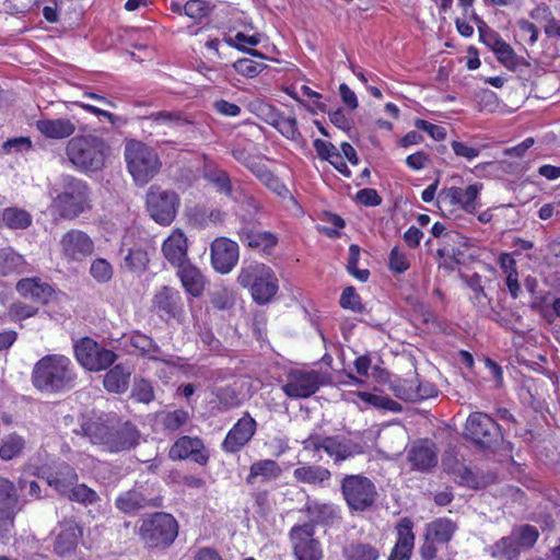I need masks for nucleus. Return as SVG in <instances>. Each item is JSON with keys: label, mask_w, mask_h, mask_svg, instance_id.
<instances>
[{"label": "nucleus", "mask_w": 560, "mask_h": 560, "mask_svg": "<svg viewBox=\"0 0 560 560\" xmlns=\"http://www.w3.org/2000/svg\"><path fill=\"white\" fill-rule=\"evenodd\" d=\"M75 365L63 354H46L32 370V384L42 393L59 394L72 389L77 384Z\"/></svg>", "instance_id": "nucleus-1"}, {"label": "nucleus", "mask_w": 560, "mask_h": 560, "mask_svg": "<svg viewBox=\"0 0 560 560\" xmlns=\"http://www.w3.org/2000/svg\"><path fill=\"white\" fill-rule=\"evenodd\" d=\"M81 432L91 443L102 445L109 452L133 448L140 439L139 431L130 422L112 425L101 419H88L81 424Z\"/></svg>", "instance_id": "nucleus-2"}, {"label": "nucleus", "mask_w": 560, "mask_h": 560, "mask_svg": "<svg viewBox=\"0 0 560 560\" xmlns=\"http://www.w3.org/2000/svg\"><path fill=\"white\" fill-rule=\"evenodd\" d=\"M110 149L106 141L94 135L75 136L66 145V155L72 166L82 173L101 171Z\"/></svg>", "instance_id": "nucleus-3"}, {"label": "nucleus", "mask_w": 560, "mask_h": 560, "mask_svg": "<svg viewBox=\"0 0 560 560\" xmlns=\"http://www.w3.org/2000/svg\"><path fill=\"white\" fill-rule=\"evenodd\" d=\"M91 190L85 182L66 175L61 179V190L51 192L50 209L60 219L73 220L91 209Z\"/></svg>", "instance_id": "nucleus-4"}, {"label": "nucleus", "mask_w": 560, "mask_h": 560, "mask_svg": "<svg viewBox=\"0 0 560 560\" xmlns=\"http://www.w3.org/2000/svg\"><path fill=\"white\" fill-rule=\"evenodd\" d=\"M237 283L250 289L254 301L266 304L278 291V279L272 269L265 264L253 261L244 265L237 276Z\"/></svg>", "instance_id": "nucleus-5"}, {"label": "nucleus", "mask_w": 560, "mask_h": 560, "mask_svg": "<svg viewBox=\"0 0 560 560\" xmlns=\"http://www.w3.org/2000/svg\"><path fill=\"white\" fill-rule=\"evenodd\" d=\"M178 528V523L172 514L155 512L141 520L138 535L147 548L164 549L174 542Z\"/></svg>", "instance_id": "nucleus-6"}, {"label": "nucleus", "mask_w": 560, "mask_h": 560, "mask_svg": "<svg viewBox=\"0 0 560 560\" xmlns=\"http://www.w3.org/2000/svg\"><path fill=\"white\" fill-rule=\"evenodd\" d=\"M539 538L535 526L524 524L514 526L508 536L486 548V551L498 560H518L521 552L534 547Z\"/></svg>", "instance_id": "nucleus-7"}, {"label": "nucleus", "mask_w": 560, "mask_h": 560, "mask_svg": "<svg viewBox=\"0 0 560 560\" xmlns=\"http://www.w3.org/2000/svg\"><path fill=\"white\" fill-rule=\"evenodd\" d=\"M125 159L130 175L141 186L149 183L161 168L155 150L140 141L131 140L126 143Z\"/></svg>", "instance_id": "nucleus-8"}, {"label": "nucleus", "mask_w": 560, "mask_h": 560, "mask_svg": "<svg viewBox=\"0 0 560 560\" xmlns=\"http://www.w3.org/2000/svg\"><path fill=\"white\" fill-rule=\"evenodd\" d=\"M341 493L350 510L364 512L376 501L374 482L363 475H346L340 482Z\"/></svg>", "instance_id": "nucleus-9"}, {"label": "nucleus", "mask_w": 560, "mask_h": 560, "mask_svg": "<svg viewBox=\"0 0 560 560\" xmlns=\"http://www.w3.org/2000/svg\"><path fill=\"white\" fill-rule=\"evenodd\" d=\"M150 217L161 225H170L176 218L180 199L174 190L152 185L145 198Z\"/></svg>", "instance_id": "nucleus-10"}, {"label": "nucleus", "mask_w": 560, "mask_h": 560, "mask_svg": "<svg viewBox=\"0 0 560 560\" xmlns=\"http://www.w3.org/2000/svg\"><path fill=\"white\" fill-rule=\"evenodd\" d=\"M464 436L480 447L487 448L502 438L500 425L487 413L476 411L468 416Z\"/></svg>", "instance_id": "nucleus-11"}, {"label": "nucleus", "mask_w": 560, "mask_h": 560, "mask_svg": "<svg viewBox=\"0 0 560 560\" xmlns=\"http://www.w3.org/2000/svg\"><path fill=\"white\" fill-rule=\"evenodd\" d=\"M328 382L329 378L318 371L293 370L288 373L282 390L293 399L308 398Z\"/></svg>", "instance_id": "nucleus-12"}, {"label": "nucleus", "mask_w": 560, "mask_h": 560, "mask_svg": "<svg viewBox=\"0 0 560 560\" xmlns=\"http://www.w3.org/2000/svg\"><path fill=\"white\" fill-rule=\"evenodd\" d=\"M60 258L67 264L82 262L95 249L93 240L82 230L71 229L58 242Z\"/></svg>", "instance_id": "nucleus-13"}, {"label": "nucleus", "mask_w": 560, "mask_h": 560, "mask_svg": "<svg viewBox=\"0 0 560 560\" xmlns=\"http://www.w3.org/2000/svg\"><path fill=\"white\" fill-rule=\"evenodd\" d=\"M78 362L89 371H102L110 366L117 359L115 352L101 347L91 338H82L74 345Z\"/></svg>", "instance_id": "nucleus-14"}, {"label": "nucleus", "mask_w": 560, "mask_h": 560, "mask_svg": "<svg viewBox=\"0 0 560 560\" xmlns=\"http://www.w3.org/2000/svg\"><path fill=\"white\" fill-rule=\"evenodd\" d=\"M22 508L14 483L0 477V538L12 530L14 518Z\"/></svg>", "instance_id": "nucleus-15"}, {"label": "nucleus", "mask_w": 560, "mask_h": 560, "mask_svg": "<svg viewBox=\"0 0 560 560\" xmlns=\"http://www.w3.org/2000/svg\"><path fill=\"white\" fill-rule=\"evenodd\" d=\"M315 528L312 523L295 525L290 530L294 556L298 560H320V544L314 538Z\"/></svg>", "instance_id": "nucleus-16"}, {"label": "nucleus", "mask_w": 560, "mask_h": 560, "mask_svg": "<svg viewBox=\"0 0 560 560\" xmlns=\"http://www.w3.org/2000/svg\"><path fill=\"white\" fill-rule=\"evenodd\" d=\"M153 310L161 319L170 322L176 319L182 322L184 318V304L182 295L175 288L164 285L153 296Z\"/></svg>", "instance_id": "nucleus-17"}, {"label": "nucleus", "mask_w": 560, "mask_h": 560, "mask_svg": "<svg viewBox=\"0 0 560 560\" xmlns=\"http://www.w3.org/2000/svg\"><path fill=\"white\" fill-rule=\"evenodd\" d=\"M482 189V184L475 183L465 189L450 187L443 189L438 198L439 205L460 206L466 212L474 213L477 210V198Z\"/></svg>", "instance_id": "nucleus-18"}, {"label": "nucleus", "mask_w": 560, "mask_h": 560, "mask_svg": "<svg viewBox=\"0 0 560 560\" xmlns=\"http://www.w3.org/2000/svg\"><path fill=\"white\" fill-rule=\"evenodd\" d=\"M256 428L255 419L246 412L228 432L222 442V450L226 453H237L252 440Z\"/></svg>", "instance_id": "nucleus-19"}, {"label": "nucleus", "mask_w": 560, "mask_h": 560, "mask_svg": "<svg viewBox=\"0 0 560 560\" xmlns=\"http://www.w3.org/2000/svg\"><path fill=\"white\" fill-rule=\"evenodd\" d=\"M238 245L236 242L218 237L211 244V262L221 273H229L238 261Z\"/></svg>", "instance_id": "nucleus-20"}, {"label": "nucleus", "mask_w": 560, "mask_h": 560, "mask_svg": "<svg viewBox=\"0 0 560 560\" xmlns=\"http://www.w3.org/2000/svg\"><path fill=\"white\" fill-rule=\"evenodd\" d=\"M497 56V59L509 70L524 74L530 68V63L518 57L512 46L504 42L498 34L491 33L486 40Z\"/></svg>", "instance_id": "nucleus-21"}, {"label": "nucleus", "mask_w": 560, "mask_h": 560, "mask_svg": "<svg viewBox=\"0 0 560 560\" xmlns=\"http://www.w3.org/2000/svg\"><path fill=\"white\" fill-rule=\"evenodd\" d=\"M324 452L334 460L335 464H340L355 455L362 454L363 446L352 439L343 435H330L326 436Z\"/></svg>", "instance_id": "nucleus-22"}, {"label": "nucleus", "mask_w": 560, "mask_h": 560, "mask_svg": "<svg viewBox=\"0 0 560 560\" xmlns=\"http://www.w3.org/2000/svg\"><path fill=\"white\" fill-rule=\"evenodd\" d=\"M82 534V528L74 520H63L55 539L54 551L61 557L72 553Z\"/></svg>", "instance_id": "nucleus-23"}, {"label": "nucleus", "mask_w": 560, "mask_h": 560, "mask_svg": "<svg viewBox=\"0 0 560 560\" xmlns=\"http://www.w3.org/2000/svg\"><path fill=\"white\" fill-rule=\"evenodd\" d=\"M172 459L191 458L194 462L205 465L208 462V455L203 450L202 441L198 438L182 436L170 450Z\"/></svg>", "instance_id": "nucleus-24"}, {"label": "nucleus", "mask_w": 560, "mask_h": 560, "mask_svg": "<svg viewBox=\"0 0 560 560\" xmlns=\"http://www.w3.org/2000/svg\"><path fill=\"white\" fill-rule=\"evenodd\" d=\"M130 345L140 351V354L152 361H161L171 366H177L180 358L171 354H164L159 345L149 336L135 332L130 337Z\"/></svg>", "instance_id": "nucleus-25"}, {"label": "nucleus", "mask_w": 560, "mask_h": 560, "mask_svg": "<svg viewBox=\"0 0 560 560\" xmlns=\"http://www.w3.org/2000/svg\"><path fill=\"white\" fill-rule=\"evenodd\" d=\"M407 459L413 469L427 471L438 463L435 446L428 440L415 443L407 454Z\"/></svg>", "instance_id": "nucleus-26"}, {"label": "nucleus", "mask_w": 560, "mask_h": 560, "mask_svg": "<svg viewBox=\"0 0 560 560\" xmlns=\"http://www.w3.org/2000/svg\"><path fill=\"white\" fill-rule=\"evenodd\" d=\"M412 527L410 518L404 517L399 521L396 526L398 538L388 560H409L415 544Z\"/></svg>", "instance_id": "nucleus-27"}, {"label": "nucleus", "mask_w": 560, "mask_h": 560, "mask_svg": "<svg viewBox=\"0 0 560 560\" xmlns=\"http://www.w3.org/2000/svg\"><path fill=\"white\" fill-rule=\"evenodd\" d=\"M115 505L122 513L132 514L147 506L158 508L161 502L159 499L148 498L141 489H131L119 494Z\"/></svg>", "instance_id": "nucleus-28"}, {"label": "nucleus", "mask_w": 560, "mask_h": 560, "mask_svg": "<svg viewBox=\"0 0 560 560\" xmlns=\"http://www.w3.org/2000/svg\"><path fill=\"white\" fill-rule=\"evenodd\" d=\"M45 479L49 487L65 495L78 482V475L69 464L60 463L46 472Z\"/></svg>", "instance_id": "nucleus-29"}, {"label": "nucleus", "mask_w": 560, "mask_h": 560, "mask_svg": "<svg viewBox=\"0 0 560 560\" xmlns=\"http://www.w3.org/2000/svg\"><path fill=\"white\" fill-rule=\"evenodd\" d=\"M16 291L24 298L40 304H47L54 294V289L42 279L24 278L16 283Z\"/></svg>", "instance_id": "nucleus-30"}, {"label": "nucleus", "mask_w": 560, "mask_h": 560, "mask_svg": "<svg viewBox=\"0 0 560 560\" xmlns=\"http://www.w3.org/2000/svg\"><path fill=\"white\" fill-rule=\"evenodd\" d=\"M187 238L179 230L173 233L164 241L162 252L164 257L173 265L178 267L187 261Z\"/></svg>", "instance_id": "nucleus-31"}, {"label": "nucleus", "mask_w": 560, "mask_h": 560, "mask_svg": "<svg viewBox=\"0 0 560 560\" xmlns=\"http://www.w3.org/2000/svg\"><path fill=\"white\" fill-rule=\"evenodd\" d=\"M232 155L237 162L247 167L261 182H277V177L268 170V167L262 164L257 156L253 155L245 147H234L232 149Z\"/></svg>", "instance_id": "nucleus-32"}, {"label": "nucleus", "mask_w": 560, "mask_h": 560, "mask_svg": "<svg viewBox=\"0 0 560 560\" xmlns=\"http://www.w3.org/2000/svg\"><path fill=\"white\" fill-rule=\"evenodd\" d=\"M36 129L48 139H65L75 131V125L68 118H43L35 124Z\"/></svg>", "instance_id": "nucleus-33"}, {"label": "nucleus", "mask_w": 560, "mask_h": 560, "mask_svg": "<svg viewBox=\"0 0 560 560\" xmlns=\"http://www.w3.org/2000/svg\"><path fill=\"white\" fill-rule=\"evenodd\" d=\"M177 269V276L186 292L194 298L200 296L206 285V279L201 271L188 260L179 265Z\"/></svg>", "instance_id": "nucleus-34"}, {"label": "nucleus", "mask_w": 560, "mask_h": 560, "mask_svg": "<svg viewBox=\"0 0 560 560\" xmlns=\"http://www.w3.org/2000/svg\"><path fill=\"white\" fill-rule=\"evenodd\" d=\"M238 237L246 246L261 252H268L278 244L276 234L252 228H242L238 231Z\"/></svg>", "instance_id": "nucleus-35"}, {"label": "nucleus", "mask_w": 560, "mask_h": 560, "mask_svg": "<svg viewBox=\"0 0 560 560\" xmlns=\"http://www.w3.org/2000/svg\"><path fill=\"white\" fill-rule=\"evenodd\" d=\"M282 475L280 465L273 459H259L249 467V474L246 477L248 485H254L257 480L260 482H270Z\"/></svg>", "instance_id": "nucleus-36"}, {"label": "nucleus", "mask_w": 560, "mask_h": 560, "mask_svg": "<svg viewBox=\"0 0 560 560\" xmlns=\"http://www.w3.org/2000/svg\"><path fill=\"white\" fill-rule=\"evenodd\" d=\"M313 144L317 155L322 160L328 161L343 176H351V172L348 168L341 153L331 142L324 141L322 139H315Z\"/></svg>", "instance_id": "nucleus-37"}, {"label": "nucleus", "mask_w": 560, "mask_h": 560, "mask_svg": "<svg viewBox=\"0 0 560 560\" xmlns=\"http://www.w3.org/2000/svg\"><path fill=\"white\" fill-rule=\"evenodd\" d=\"M130 376L131 370L127 365L117 364L104 375V387L109 393H125L129 387Z\"/></svg>", "instance_id": "nucleus-38"}, {"label": "nucleus", "mask_w": 560, "mask_h": 560, "mask_svg": "<svg viewBox=\"0 0 560 560\" xmlns=\"http://www.w3.org/2000/svg\"><path fill=\"white\" fill-rule=\"evenodd\" d=\"M296 481L313 486H323L331 477L329 469L319 465L304 464L293 471Z\"/></svg>", "instance_id": "nucleus-39"}, {"label": "nucleus", "mask_w": 560, "mask_h": 560, "mask_svg": "<svg viewBox=\"0 0 560 560\" xmlns=\"http://www.w3.org/2000/svg\"><path fill=\"white\" fill-rule=\"evenodd\" d=\"M207 178L214 185L218 191L235 201H242L247 198L240 186L234 187L229 174L223 170H215L211 172L207 175Z\"/></svg>", "instance_id": "nucleus-40"}, {"label": "nucleus", "mask_w": 560, "mask_h": 560, "mask_svg": "<svg viewBox=\"0 0 560 560\" xmlns=\"http://www.w3.org/2000/svg\"><path fill=\"white\" fill-rule=\"evenodd\" d=\"M456 530V523L450 518L440 517L428 524L425 534L427 538H432L439 544H446L453 538Z\"/></svg>", "instance_id": "nucleus-41"}, {"label": "nucleus", "mask_w": 560, "mask_h": 560, "mask_svg": "<svg viewBox=\"0 0 560 560\" xmlns=\"http://www.w3.org/2000/svg\"><path fill=\"white\" fill-rule=\"evenodd\" d=\"M342 555L346 560H377L380 550L370 542L352 541L343 547Z\"/></svg>", "instance_id": "nucleus-42"}, {"label": "nucleus", "mask_w": 560, "mask_h": 560, "mask_svg": "<svg viewBox=\"0 0 560 560\" xmlns=\"http://www.w3.org/2000/svg\"><path fill=\"white\" fill-rule=\"evenodd\" d=\"M25 260L11 247L0 249V276L21 273L25 270Z\"/></svg>", "instance_id": "nucleus-43"}, {"label": "nucleus", "mask_w": 560, "mask_h": 560, "mask_svg": "<svg viewBox=\"0 0 560 560\" xmlns=\"http://www.w3.org/2000/svg\"><path fill=\"white\" fill-rule=\"evenodd\" d=\"M307 513L313 522L325 525L341 518L338 509L328 503H312L307 505Z\"/></svg>", "instance_id": "nucleus-44"}, {"label": "nucleus", "mask_w": 560, "mask_h": 560, "mask_svg": "<svg viewBox=\"0 0 560 560\" xmlns=\"http://www.w3.org/2000/svg\"><path fill=\"white\" fill-rule=\"evenodd\" d=\"M4 224L12 230H25L32 224L31 214L20 208L9 207L2 211Z\"/></svg>", "instance_id": "nucleus-45"}, {"label": "nucleus", "mask_w": 560, "mask_h": 560, "mask_svg": "<svg viewBox=\"0 0 560 560\" xmlns=\"http://www.w3.org/2000/svg\"><path fill=\"white\" fill-rule=\"evenodd\" d=\"M25 447V441L22 436L13 433L5 436L0 445V458L11 460L19 456Z\"/></svg>", "instance_id": "nucleus-46"}, {"label": "nucleus", "mask_w": 560, "mask_h": 560, "mask_svg": "<svg viewBox=\"0 0 560 560\" xmlns=\"http://www.w3.org/2000/svg\"><path fill=\"white\" fill-rule=\"evenodd\" d=\"M148 264V253L140 247L130 248L124 258V267L131 272L141 273L145 271Z\"/></svg>", "instance_id": "nucleus-47"}, {"label": "nucleus", "mask_w": 560, "mask_h": 560, "mask_svg": "<svg viewBox=\"0 0 560 560\" xmlns=\"http://www.w3.org/2000/svg\"><path fill=\"white\" fill-rule=\"evenodd\" d=\"M144 119L151 120L156 125H165L167 127H178L189 125L191 121L183 116L180 112H167L161 110L152 113L147 116Z\"/></svg>", "instance_id": "nucleus-48"}, {"label": "nucleus", "mask_w": 560, "mask_h": 560, "mask_svg": "<svg viewBox=\"0 0 560 560\" xmlns=\"http://www.w3.org/2000/svg\"><path fill=\"white\" fill-rule=\"evenodd\" d=\"M225 42L230 46L235 47V48H237V49H240L242 51H246L247 54H249V55H252L254 57H258L260 59L265 58V56L260 51H258V50H256L254 48H245L242 45V44H246V45H249L252 47L257 46L260 43L259 35H250V36H248V35H245L242 32H238L235 35L234 38L229 37V38L225 39Z\"/></svg>", "instance_id": "nucleus-49"}, {"label": "nucleus", "mask_w": 560, "mask_h": 560, "mask_svg": "<svg viewBox=\"0 0 560 560\" xmlns=\"http://www.w3.org/2000/svg\"><path fill=\"white\" fill-rule=\"evenodd\" d=\"M358 396L360 399L369 405H372L378 409L389 410L394 412L401 411V406L397 401L393 400L387 396L375 395L366 392H359Z\"/></svg>", "instance_id": "nucleus-50"}, {"label": "nucleus", "mask_w": 560, "mask_h": 560, "mask_svg": "<svg viewBox=\"0 0 560 560\" xmlns=\"http://www.w3.org/2000/svg\"><path fill=\"white\" fill-rule=\"evenodd\" d=\"M210 303L215 310H230L235 303L234 292L225 287H218L210 292Z\"/></svg>", "instance_id": "nucleus-51"}, {"label": "nucleus", "mask_w": 560, "mask_h": 560, "mask_svg": "<svg viewBox=\"0 0 560 560\" xmlns=\"http://www.w3.org/2000/svg\"><path fill=\"white\" fill-rule=\"evenodd\" d=\"M65 497L69 498L71 501H75L82 504H94L100 500L97 493L85 485H78V482L72 486L71 490L65 494Z\"/></svg>", "instance_id": "nucleus-52"}, {"label": "nucleus", "mask_w": 560, "mask_h": 560, "mask_svg": "<svg viewBox=\"0 0 560 560\" xmlns=\"http://www.w3.org/2000/svg\"><path fill=\"white\" fill-rule=\"evenodd\" d=\"M438 393L436 388L433 384L425 382L419 383L417 388H409L404 390V393L399 394L400 399L406 401H416L428 399L430 397L435 396Z\"/></svg>", "instance_id": "nucleus-53"}, {"label": "nucleus", "mask_w": 560, "mask_h": 560, "mask_svg": "<svg viewBox=\"0 0 560 560\" xmlns=\"http://www.w3.org/2000/svg\"><path fill=\"white\" fill-rule=\"evenodd\" d=\"M213 8L214 5L206 0H188L184 4V13L190 19L200 21L202 18L208 16Z\"/></svg>", "instance_id": "nucleus-54"}, {"label": "nucleus", "mask_w": 560, "mask_h": 560, "mask_svg": "<svg viewBox=\"0 0 560 560\" xmlns=\"http://www.w3.org/2000/svg\"><path fill=\"white\" fill-rule=\"evenodd\" d=\"M276 129L287 139L292 141H301L303 137L298 128V120L295 116H287L284 115L280 121L277 122Z\"/></svg>", "instance_id": "nucleus-55"}, {"label": "nucleus", "mask_w": 560, "mask_h": 560, "mask_svg": "<svg viewBox=\"0 0 560 560\" xmlns=\"http://www.w3.org/2000/svg\"><path fill=\"white\" fill-rule=\"evenodd\" d=\"M264 62H258L249 58H242L233 63L234 70L244 77L255 78L266 69Z\"/></svg>", "instance_id": "nucleus-56"}, {"label": "nucleus", "mask_w": 560, "mask_h": 560, "mask_svg": "<svg viewBox=\"0 0 560 560\" xmlns=\"http://www.w3.org/2000/svg\"><path fill=\"white\" fill-rule=\"evenodd\" d=\"M90 273L100 283H106L113 278V267L104 258H97L92 261Z\"/></svg>", "instance_id": "nucleus-57"}, {"label": "nucleus", "mask_w": 560, "mask_h": 560, "mask_svg": "<svg viewBox=\"0 0 560 560\" xmlns=\"http://www.w3.org/2000/svg\"><path fill=\"white\" fill-rule=\"evenodd\" d=\"M189 419V415L186 410L177 409L168 411L162 415L161 422L164 429L170 431H176L184 425Z\"/></svg>", "instance_id": "nucleus-58"}, {"label": "nucleus", "mask_w": 560, "mask_h": 560, "mask_svg": "<svg viewBox=\"0 0 560 560\" xmlns=\"http://www.w3.org/2000/svg\"><path fill=\"white\" fill-rule=\"evenodd\" d=\"M340 306L358 313L363 312L360 296L353 287H348L343 290L340 296Z\"/></svg>", "instance_id": "nucleus-59"}, {"label": "nucleus", "mask_w": 560, "mask_h": 560, "mask_svg": "<svg viewBox=\"0 0 560 560\" xmlns=\"http://www.w3.org/2000/svg\"><path fill=\"white\" fill-rule=\"evenodd\" d=\"M132 397L139 402H151L154 399V392L151 383L145 380L136 382L132 388Z\"/></svg>", "instance_id": "nucleus-60"}, {"label": "nucleus", "mask_w": 560, "mask_h": 560, "mask_svg": "<svg viewBox=\"0 0 560 560\" xmlns=\"http://www.w3.org/2000/svg\"><path fill=\"white\" fill-rule=\"evenodd\" d=\"M215 396L220 402L224 407V409H231L240 406L241 400L238 395L234 388L231 386L220 387L215 392Z\"/></svg>", "instance_id": "nucleus-61"}, {"label": "nucleus", "mask_w": 560, "mask_h": 560, "mask_svg": "<svg viewBox=\"0 0 560 560\" xmlns=\"http://www.w3.org/2000/svg\"><path fill=\"white\" fill-rule=\"evenodd\" d=\"M530 15L533 19L544 22L545 34L550 37V28L555 25V21L557 19L553 16L549 7L540 4L532 12Z\"/></svg>", "instance_id": "nucleus-62"}, {"label": "nucleus", "mask_w": 560, "mask_h": 560, "mask_svg": "<svg viewBox=\"0 0 560 560\" xmlns=\"http://www.w3.org/2000/svg\"><path fill=\"white\" fill-rule=\"evenodd\" d=\"M409 266L406 254L395 246L389 254V269L396 273H402Z\"/></svg>", "instance_id": "nucleus-63"}, {"label": "nucleus", "mask_w": 560, "mask_h": 560, "mask_svg": "<svg viewBox=\"0 0 560 560\" xmlns=\"http://www.w3.org/2000/svg\"><path fill=\"white\" fill-rule=\"evenodd\" d=\"M415 127L419 130L425 131L432 139L436 141L444 140L446 137L445 128L431 124L424 119H416Z\"/></svg>", "instance_id": "nucleus-64"}]
</instances>
